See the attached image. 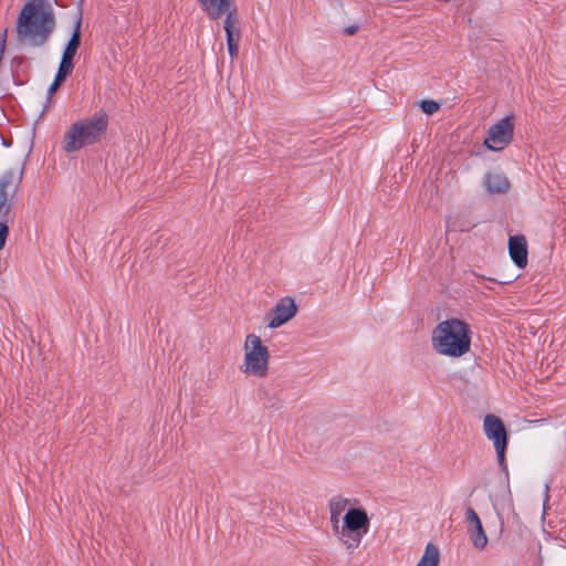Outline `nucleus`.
Returning a JSON list of instances; mask_svg holds the SVG:
<instances>
[{
	"instance_id": "obj_1",
	"label": "nucleus",
	"mask_w": 566,
	"mask_h": 566,
	"mask_svg": "<svg viewBox=\"0 0 566 566\" xmlns=\"http://www.w3.org/2000/svg\"><path fill=\"white\" fill-rule=\"evenodd\" d=\"M55 28L53 8L46 0H30L17 19V39L22 45L43 46Z\"/></svg>"
},
{
	"instance_id": "obj_2",
	"label": "nucleus",
	"mask_w": 566,
	"mask_h": 566,
	"mask_svg": "<svg viewBox=\"0 0 566 566\" xmlns=\"http://www.w3.org/2000/svg\"><path fill=\"white\" fill-rule=\"evenodd\" d=\"M472 331L470 325L452 317L440 322L432 331L431 344L439 355L459 358L471 349Z\"/></svg>"
},
{
	"instance_id": "obj_3",
	"label": "nucleus",
	"mask_w": 566,
	"mask_h": 566,
	"mask_svg": "<svg viewBox=\"0 0 566 566\" xmlns=\"http://www.w3.org/2000/svg\"><path fill=\"white\" fill-rule=\"evenodd\" d=\"M107 127L108 116L104 109L96 111L91 117L74 122L63 136V150L71 154L97 144Z\"/></svg>"
},
{
	"instance_id": "obj_4",
	"label": "nucleus",
	"mask_w": 566,
	"mask_h": 566,
	"mask_svg": "<svg viewBox=\"0 0 566 566\" xmlns=\"http://www.w3.org/2000/svg\"><path fill=\"white\" fill-rule=\"evenodd\" d=\"M243 363L240 370L249 376L264 378L269 373L270 352L260 336L249 334L243 344Z\"/></svg>"
},
{
	"instance_id": "obj_5",
	"label": "nucleus",
	"mask_w": 566,
	"mask_h": 566,
	"mask_svg": "<svg viewBox=\"0 0 566 566\" xmlns=\"http://www.w3.org/2000/svg\"><path fill=\"white\" fill-rule=\"evenodd\" d=\"M369 516L364 509L353 507L343 516L339 541L348 548H357L369 530Z\"/></svg>"
},
{
	"instance_id": "obj_6",
	"label": "nucleus",
	"mask_w": 566,
	"mask_h": 566,
	"mask_svg": "<svg viewBox=\"0 0 566 566\" xmlns=\"http://www.w3.org/2000/svg\"><path fill=\"white\" fill-rule=\"evenodd\" d=\"M483 431L486 438L493 441L499 463L503 465L507 447V432L503 421L497 416L486 415L483 420Z\"/></svg>"
},
{
	"instance_id": "obj_7",
	"label": "nucleus",
	"mask_w": 566,
	"mask_h": 566,
	"mask_svg": "<svg viewBox=\"0 0 566 566\" xmlns=\"http://www.w3.org/2000/svg\"><path fill=\"white\" fill-rule=\"evenodd\" d=\"M22 175V170L10 169L0 176V218H6L10 212Z\"/></svg>"
},
{
	"instance_id": "obj_8",
	"label": "nucleus",
	"mask_w": 566,
	"mask_h": 566,
	"mask_svg": "<svg viewBox=\"0 0 566 566\" xmlns=\"http://www.w3.org/2000/svg\"><path fill=\"white\" fill-rule=\"evenodd\" d=\"M513 130V118L506 116L490 127L484 145L491 150L500 151L511 143Z\"/></svg>"
},
{
	"instance_id": "obj_9",
	"label": "nucleus",
	"mask_w": 566,
	"mask_h": 566,
	"mask_svg": "<svg viewBox=\"0 0 566 566\" xmlns=\"http://www.w3.org/2000/svg\"><path fill=\"white\" fill-rule=\"evenodd\" d=\"M297 313L294 298L285 296L277 301L274 307L268 313L265 319L268 327L275 329L291 321Z\"/></svg>"
},
{
	"instance_id": "obj_10",
	"label": "nucleus",
	"mask_w": 566,
	"mask_h": 566,
	"mask_svg": "<svg viewBox=\"0 0 566 566\" xmlns=\"http://www.w3.org/2000/svg\"><path fill=\"white\" fill-rule=\"evenodd\" d=\"M81 25H82V18L78 17L74 23V29H73L72 35L62 53L61 62L59 65L60 69H63L71 73L74 69L73 59L76 54V51L78 50V48L81 45Z\"/></svg>"
},
{
	"instance_id": "obj_11",
	"label": "nucleus",
	"mask_w": 566,
	"mask_h": 566,
	"mask_svg": "<svg viewBox=\"0 0 566 566\" xmlns=\"http://www.w3.org/2000/svg\"><path fill=\"white\" fill-rule=\"evenodd\" d=\"M465 522L469 537L475 548L482 549L488 544V536L483 530L482 522L472 507L465 510Z\"/></svg>"
},
{
	"instance_id": "obj_12",
	"label": "nucleus",
	"mask_w": 566,
	"mask_h": 566,
	"mask_svg": "<svg viewBox=\"0 0 566 566\" xmlns=\"http://www.w3.org/2000/svg\"><path fill=\"white\" fill-rule=\"evenodd\" d=\"M238 24L239 21L237 10L233 12H229V14L224 17L223 29L226 31L227 46L231 59H234L239 54V42L241 38V32Z\"/></svg>"
},
{
	"instance_id": "obj_13",
	"label": "nucleus",
	"mask_w": 566,
	"mask_h": 566,
	"mask_svg": "<svg viewBox=\"0 0 566 566\" xmlns=\"http://www.w3.org/2000/svg\"><path fill=\"white\" fill-rule=\"evenodd\" d=\"M210 20H218L237 10L233 0H197Z\"/></svg>"
},
{
	"instance_id": "obj_14",
	"label": "nucleus",
	"mask_w": 566,
	"mask_h": 566,
	"mask_svg": "<svg viewBox=\"0 0 566 566\" xmlns=\"http://www.w3.org/2000/svg\"><path fill=\"white\" fill-rule=\"evenodd\" d=\"M484 187L490 193H504L510 189V181L501 171H490L483 179Z\"/></svg>"
},
{
	"instance_id": "obj_15",
	"label": "nucleus",
	"mask_w": 566,
	"mask_h": 566,
	"mask_svg": "<svg viewBox=\"0 0 566 566\" xmlns=\"http://www.w3.org/2000/svg\"><path fill=\"white\" fill-rule=\"evenodd\" d=\"M440 553L439 548L432 544H427L424 553L416 566H439Z\"/></svg>"
},
{
	"instance_id": "obj_16",
	"label": "nucleus",
	"mask_w": 566,
	"mask_h": 566,
	"mask_svg": "<svg viewBox=\"0 0 566 566\" xmlns=\"http://www.w3.org/2000/svg\"><path fill=\"white\" fill-rule=\"evenodd\" d=\"M348 509H353L352 506V500L343 496V495H335L329 499L328 501V511L334 513H346Z\"/></svg>"
},
{
	"instance_id": "obj_17",
	"label": "nucleus",
	"mask_w": 566,
	"mask_h": 566,
	"mask_svg": "<svg viewBox=\"0 0 566 566\" xmlns=\"http://www.w3.org/2000/svg\"><path fill=\"white\" fill-rule=\"evenodd\" d=\"M546 566H566V547L556 546L546 559Z\"/></svg>"
},
{
	"instance_id": "obj_18",
	"label": "nucleus",
	"mask_w": 566,
	"mask_h": 566,
	"mask_svg": "<svg viewBox=\"0 0 566 566\" xmlns=\"http://www.w3.org/2000/svg\"><path fill=\"white\" fill-rule=\"evenodd\" d=\"M527 251L528 250H509L512 261L521 269L527 264Z\"/></svg>"
},
{
	"instance_id": "obj_19",
	"label": "nucleus",
	"mask_w": 566,
	"mask_h": 566,
	"mask_svg": "<svg viewBox=\"0 0 566 566\" xmlns=\"http://www.w3.org/2000/svg\"><path fill=\"white\" fill-rule=\"evenodd\" d=\"M71 74V72H67L63 69H57V72L55 74L53 83L50 85L48 93L49 95H52L61 85V83Z\"/></svg>"
},
{
	"instance_id": "obj_20",
	"label": "nucleus",
	"mask_w": 566,
	"mask_h": 566,
	"mask_svg": "<svg viewBox=\"0 0 566 566\" xmlns=\"http://www.w3.org/2000/svg\"><path fill=\"white\" fill-rule=\"evenodd\" d=\"M507 248H527L526 238L522 234L511 235Z\"/></svg>"
},
{
	"instance_id": "obj_21",
	"label": "nucleus",
	"mask_w": 566,
	"mask_h": 566,
	"mask_svg": "<svg viewBox=\"0 0 566 566\" xmlns=\"http://www.w3.org/2000/svg\"><path fill=\"white\" fill-rule=\"evenodd\" d=\"M420 107L423 113H426L428 115H432L440 108V105L436 101L424 99L421 102Z\"/></svg>"
},
{
	"instance_id": "obj_22",
	"label": "nucleus",
	"mask_w": 566,
	"mask_h": 566,
	"mask_svg": "<svg viewBox=\"0 0 566 566\" xmlns=\"http://www.w3.org/2000/svg\"><path fill=\"white\" fill-rule=\"evenodd\" d=\"M340 520L343 521L342 514L329 512V521L332 524V528L334 534L339 538V532H342V526L339 525Z\"/></svg>"
},
{
	"instance_id": "obj_23",
	"label": "nucleus",
	"mask_w": 566,
	"mask_h": 566,
	"mask_svg": "<svg viewBox=\"0 0 566 566\" xmlns=\"http://www.w3.org/2000/svg\"><path fill=\"white\" fill-rule=\"evenodd\" d=\"M8 232L9 229L7 223L4 221H0V248L4 247Z\"/></svg>"
},
{
	"instance_id": "obj_24",
	"label": "nucleus",
	"mask_w": 566,
	"mask_h": 566,
	"mask_svg": "<svg viewBox=\"0 0 566 566\" xmlns=\"http://www.w3.org/2000/svg\"><path fill=\"white\" fill-rule=\"evenodd\" d=\"M469 228H470V224H461V226H458V224L455 223V221H452V222H451L450 220H448V222H447V230H448V231L457 230V229H459L460 231H465V230H467V229H469Z\"/></svg>"
},
{
	"instance_id": "obj_25",
	"label": "nucleus",
	"mask_w": 566,
	"mask_h": 566,
	"mask_svg": "<svg viewBox=\"0 0 566 566\" xmlns=\"http://www.w3.org/2000/svg\"><path fill=\"white\" fill-rule=\"evenodd\" d=\"M358 25H348L344 29V32L347 34V35H354L357 31H358Z\"/></svg>"
},
{
	"instance_id": "obj_26",
	"label": "nucleus",
	"mask_w": 566,
	"mask_h": 566,
	"mask_svg": "<svg viewBox=\"0 0 566 566\" xmlns=\"http://www.w3.org/2000/svg\"><path fill=\"white\" fill-rule=\"evenodd\" d=\"M6 36H7V30H4L3 36L0 41V49H3V50H4Z\"/></svg>"
}]
</instances>
